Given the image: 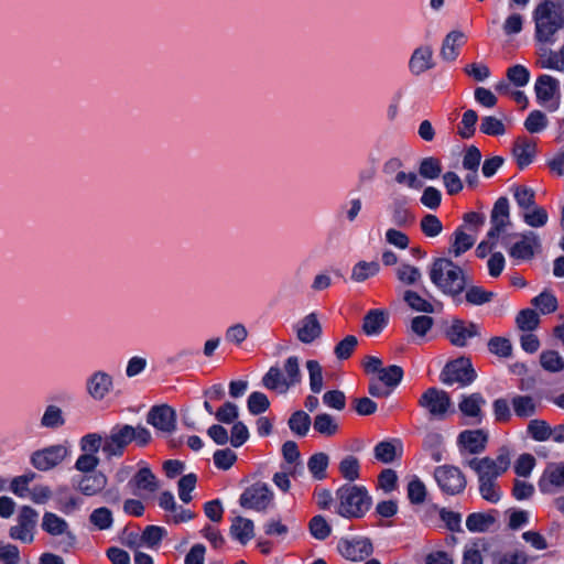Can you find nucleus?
Here are the masks:
<instances>
[{"mask_svg":"<svg viewBox=\"0 0 564 564\" xmlns=\"http://www.w3.org/2000/svg\"><path fill=\"white\" fill-rule=\"evenodd\" d=\"M511 452L509 447L501 446L496 457H474L467 462V466L477 475L479 494L490 503H497L502 497L498 478L510 467Z\"/></svg>","mask_w":564,"mask_h":564,"instance_id":"1","label":"nucleus"},{"mask_svg":"<svg viewBox=\"0 0 564 564\" xmlns=\"http://www.w3.org/2000/svg\"><path fill=\"white\" fill-rule=\"evenodd\" d=\"M534 41L540 58L551 54L556 43V33L564 29V0H542L532 12Z\"/></svg>","mask_w":564,"mask_h":564,"instance_id":"2","label":"nucleus"},{"mask_svg":"<svg viewBox=\"0 0 564 564\" xmlns=\"http://www.w3.org/2000/svg\"><path fill=\"white\" fill-rule=\"evenodd\" d=\"M429 273L432 283L446 295H459L466 288L463 269L448 258H435Z\"/></svg>","mask_w":564,"mask_h":564,"instance_id":"3","label":"nucleus"},{"mask_svg":"<svg viewBox=\"0 0 564 564\" xmlns=\"http://www.w3.org/2000/svg\"><path fill=\"white\" fill-rule=\"evenodd\" d=\"M150 432L141 425L135 427L128 424L116 425L104 440L102 451L108 457H118L123 454L126 447L132 441H135L140 446H144L150 442Z\"/></svg>","mask_w":564,"mask_h":564,"instance_id":"4","label":"nucleus"},{"mask_svg":"<svg viewBox=\"0 0 564 564\" xmlns=\"http://www.w3.org/2000/svg\"><path fill=\"white\" fill-rule=\"evenodd\" d=\"M337 513L348 519L362 518L370 509L371 497L362 486L346 484L336 490Z\"/></svg>","mask_w":564,"mask_h":564,"instance_id":"5","label":"nucleus"},{"mask_svg":"<svg viewBox=\"0 0 564 564\" xmlns=\"http://www.w3.org/2000/svg\"><path fill=\"white\" fill-rule=\"evenodd\" d=\"M364 373L369 379L368 388H397L404 377V370L399 365L384 366L383 360L377 356L367 355L361 360Z\"/></svg>","mask_w":564,"mask_h":564,"instance_id":"6","label":"nucleus"},{"mask_svg":"<svg viewBox=\"0 0 564 564\" xmlns=\"http://www.w3.org/2000/svg\"><path fill=\"white\" fill-rule=\"evenodd\" d=\"M263 388H294L302 383V372L297 356H290L285 359L283 367L278 364L271 366L262 377Z\"/></svg>","mask_w":564,"mask_h":564,"instance_id":"7","label":"nucleus"},{"mask_svg":"<svg viewBox=\"0 0 564 564\" xmlns=\"http://www.w3.org/2000/svg\"><path fill=\"white\" fill-rule=\"evenodd\" d=\"M477 372L470 358L462 356L445 364L440 380L446 386L459 384L462 388L474 383Z\"/></svg>","mask_w":564,"mask_h":564,"instance_id":"8","label":"nucleus"},{"mask_svg":"<svg viewBox=\"0 0 564 564\" xmlns=\"http://www.w3.org/2000/svg\"><path fill=\"white\" fill-rule=\"evenodd\" d=\"M419 404L435 420H444L454 412L452 398L445 390H424Z\"/></svg>","mask_w":564,"mask_h":564,"instance_id":"9","label":"nucleus"},{"mask_svg":"<svg viewBox=\"0 0 564 564\" xmlns=\"http://www.w3.org/2000/svg\"><path fill=\"white\" fill-rule=\"evenodd\" d=\"M39 513L29 506H23L18 513L17 524L9 530V536L23 543H32L37 524Z\"/></svg>","mask_w":564,"mask_h":564,"instance_id":"10","label":"nucleus"},{"mask_svg":"<svg viewBox=\"0 0 564 564\" xmlns=\"http://www.w3.org/2000/svg\"><path fill=\"white\" fill-rule=\"evenodd\" d=\"M434 478L442 491L447 495H458L465 490L467 485L465 475L453 465L436 467Z\"/></svg>","mask_w":564,"mask_h":564,"instance_id":"11","label":"nucleus"},{"mask_svg":"<svg viewBox=\"0 0 564 564\" xmlns=\"http://www.w3.org/2000/svg\"><path fill=\"white\" fill-rule=\"evenodd\" d=\"M273 500V492L264 482H254L241 494L239 503L247 509L264 511Z\"/></svg>","mask_w":564,"mask_h":564,"instance_id":"12","label":"nucleus"},{"mask_svg":"<svg viewBox=\"0 0 564 564\" xmlns=\"http://www.w3.org/2000/svg\"><path fill=\"white\" fill-rule=\"evenodd\" d=\"M446 339L455 347L467 346L468 339L480 336L479 326L474 322H466L462 318H453L449 326L444 330Z\"/></svg>","mask_w":564,"mask_h":564,"instance_id":"13","label":"nucleus"},{"mask_svg":"<svg viewBox=\"0 0 564 564\" xmlns=\"http://www.w3.org/2000/svg\"><path fill=\"white\" fill-rule=\"evenodd\" d=\"M534 91L536 96V100L541 105H546L549 101H552L556 96V100H554L551 105L547 106L550 111H555L560 107V82L547 74L540 75L534 85Z\"/></svg>","mask_w":564,"mask_h":564,"instance_id":"14","label":"nucleus"},{"mask_svg":"<svg viewBox=\"0 0 564 564\" xmlns=\"http://www.w3.org/2000/svg\"><path fill=\"white\" fill-rule=\"evenodd\" d=\"M491 227L487 232L488 240H498L499 236L505 232L506 227L510 224V206L506 196L499 197L490 214Z\"/></svg>","mask_w":564,"mask_h":564,"instance_id":"15","label":"nucleus"},{"mask_svg":"<svg viewBox=\"0 0 564 564\" xmlns=\"http://www.w3.org/2000/svg\"><path fill=\"white\" fill-rule=\"evenodd\" d=\"M68 455V448L64 445H53L36 451L31 456V464L34 468L46 471L59 465Z\"/></svg>","mask_w":564,"mask_h":564,"instance_id":"16","label":"nucleus"},{"mask_svg":"<svg viewBox=\"0 0 564 564\" xmlns=\"http://www.w3.org/2000/svg\"><path fill=\"white\" fill-rule=\"evenodd\" d=\"M519 236L521 240L510 247L509 256L514 260L529 261L534 257L535 249L541 247L540 238L534 231H525Z\"/></svg>","mask_w":564,"mask_h":564,"instance_id":"17","label":"nucleus"},{"mask_svg":"<svg viewBox=\"0 0 564 564\" xmlns=\"http://www.w3.org/2000/svg\"><path fill=\"white\" fill-rule=\"evenodd\" d=\"M564 487V464H549L544 469L540 480L539 489L543 494H553L555 489Z\"/></svg>","mask_w":564,"mask_h":564,"instance_id":"18","label":"nucleus"},{"mask_svg":"<svg viewBox=\"0 0 564 564\" xmlns=\"http://www.w3.org/2000/svg\"><path fill=\"white\" fill-rule=\"evenodd\" d=\"M338 549L343 556L356 562L365 560L373 551L372 543L367 538L340 541Z\"/></svg>","mask_w":564,"mask_h":564,"instance_id":"19","label":"nucleus"},{"mask_svg":"<svg viewBox=\"0 0 564 564\" xmlns=\"http://www.w3.org/2000/svg\"><path fill=\"white\" fill-rule=\"evenodd\" d=\"M322 333L323 328L315 312L304 316L296 325V337L303 344H312Z\"/></svg>","mask_w":564,"mask_h":564,"instance_id":"20","label":"nucleus"},{"mask_svg":"<svg viewBox=\"0 0 564 564\" xmlns=\"http://www.w3.org/2000/svg\"><path fill=\"white\" fill-rule=\"evenodd\" d=\"M486 404L484 397L474 392L464 394L458 403V409L464 416L469 417L474 423H480L484 416L482 408Z\"/></svg>","mask_w":564,"mask_h":564,"instance_id":"21","label":"nucleus"},{"mask_svg":"<svg viewBox=\"0 0 564 564\" xmlns=\"http://www.w3.org/2000/svg\"><path fill=\"white\" fill-rule=\"evenodd\" d=\"M467 42L466 35L459 30L446 34L442 42L440 56L446 62H454L459 55V48Z\"/></svg>","mask_w":564,"mask_h":564,"instance_id":"22","label":"nucleus"},{"mask_svg":"<svg viewBox=\"0 0 564 564\" xmlns=\"http://www.w3.org/2000/svg\"><path fill=\"white\" fill-rule=\"evenodd\" d=\"M434 66L431 46H420L413 51L409 61V69L413 75L419 76Z\"/></svg>","mask_w":564,"mask_h":564,"instance_id":"23","label":"nucleus"},{"mask_svg":"<svg viewBox=\"0 0 564 564\" xmlns=\"http://www.w3.org/2000/svg\"><path fill=\"white\" fill-rule=\"evenodd\" d=\"M148 422L162 432H172L175 427V413L167 405L155 406L150 411Z\"/></svg>","mask_w":564,"mask_h":564,"instance_id":"24","label":"nucleus"},{"mask_svg":"<svg viewBox=\"0 0 564 564\" xmlns=\"http://www.w3.org/2000/svg\"><path fill=\"white\" fill-rule=\"evenodd\" d=\"M107 486V477L100 471L83 475L77 481V489L85 496L100 494Z\"/></svg>","mask_w":564,"mask_h":564,"instance_id":"25","label":"nucleus"},{"mask_svg":"<svg viewBox=\"0 0 564 564\" xmlns=\"http://www.w3.org/2000/svg\"><path fill=\"white\" fill-rule=\"evenodd\" d=\"M458 441L470 454H479L486 448L487 435L481 430L464 431L459 434Z\"/></svg>","mask_w":564,"mask_h":564,"instance_id":"26","label":"nucleus"},{"mask_svg":"<svg viewBox=\"0 0 564 564\" xmlns=\"http://www.w3.org/2000/svg\"><path fill=\"white\" fill-rule=\"evenodd\" d=\"M389 317L383 310H370L364 317L362 330L367 335H377L388 325Z\"/></svg>","mask_w":564,"mask_h":564,"instance_id":"27","label":"nucleus"},{"mask_svg":"<svg viewBox=\"0 0 564 564\" xmlns=\"http://www.w3.org/2000/svg\"><path fill=\"white\" fill-rule=\"evenodd\" d=\"M41 527L44 532L53 536L70 535L67 521L54 512L46 511L43 514Z\"/></svg>","mask_w":564,"mask_h":564,"instance_id":"28","label":"nucleus"},{"mask_svg":"<svg viewBox=\"0 0 564 564\" xmlns=\"http://www.w3.org/2000/svg\"><path fill=\"white\" fill-rule=\"evenodd\" d=\"M129 486L147 492H154L159 489L156 477L148 467L141 468L129 481Z\"/></svg>","mask_w":564,"mask_h":564,"instance_id":"29","label":"nucleus"},{"mask_svg":"<svg viewBox=\"0 0 564 564\" xmlns=\"http://www.w3.org/2000/svg\"><path fill=\"white\" fill-rule=\"evenodd\" d=\"M497 511L470 513L466 519V527L470 532H486L496 522Z\"/></svg>","mask_w":564,"mask_h":564,"instance_id":"30","label":"nucleus"},{"mask_svg":"<svg viewBox=\"0 0 564 564\" xmlns=\"http://www.w3.org/2000/svg\"><path fill=\"white\" fill-rule=\"evenodd\" d=\"M253 522L242 517L235 518L230 527L232 538L238 540L241 544H246L253 538Z\"/></svg>","mask_w":564,"mask_h":564,"instance_id":"31","label":"nucleus"},{"mask_svg":"<svg viewBox=\"0 0 564 564\" xmlns=\"http://www.w3.org/2000/svg\"><path fill=\"white\" fill-rule=\"evenodd\" d=\"M311 424V416L302 410L293 412L288 420L289 429L294 435L299 437H304L307 435Z\"/></svg>","mask_w":564,"mask_h":564,"instance_id":"32","label":"nucleus"},{"mask_svg":"<svg viewBox=\"0 0 564 564\" xmlns=\"http://www.w3.org/2000/svg\"><path fill=\"white\" fill-rule=\"evenodd\" d=\"M510 191L513 194V198L520 209L529 210L535 203V192L532 187L527 185H518L513 184L510 187Z\"/></svg>","mask_w":564,"mask_h":564,"instance_id":"33","label":"nucleus"},{"mask_svg":"<svg viewBox=\"0 0 564 564\" xmlns=\"http://www.w3.org/2000/svg\"><path fill=\"white\" fill-rule=\"evenodd\" d=\"M514 414L521 419H528L536 413L538 403L530 395H516L511 400Z\"/></svg>","mask_w":564,"mask_h":564,"instance_id":"34","label":"nucleus"},{"mask_svg":"<svg viewBox=\"0 0 564 564\" xmlns=\"http://www.w3.org/2000/svg\"><path fill=\"white\" fill-rule=\"evenodd\" d=\"M380 272V264L378 261H358L351 270L350 279L355 282H365L369 278L377 275Z\"/></svg>","mask_w":564,"mask_h":564,"instance_id":"35","label":"nucleus"},{"mask_svg":"<svg viewBox=\"0 0 564 564\" xmlns=\"http://www.w3.org/2000/svg\"><path fill=\"white\" fill-rule=\"evenodd\" d=\"M313 427L318 434L326 437L335 435L339 430L337 421L328 413L317 414L314 417Z\"/></svg>","mask_w":564,"mask_h":564,"instance_id":"36","label":"nucleus"},{"mask_svg":"<svg viewBox=\"0 0 564 564\" xmlns=\"http://www.w3.org/2000/svg\"><path fill=\"white\" fill-rule=\"evenodd\" d=\"M453 237L454 241L449 248V253H453L455 257H459L460 254L465 253L475 243L474 238L464 231L463 226H458L455 229Z\"/></svg>","mask_w":564,"mask_h":564,"instance_id":"37","label":"nucleus"},{"mask_svg":"<svg viewBox=\"0 0 564 564\" xmlns=\"http://www.w3.org/2000/svg\"><path fill=\"white\" fill-rule=\"evenodd\" d=\"M540 365L547 372L564 371V359L556 350H543L540 354Z\"/></svg>","mask_w":564,"mask_h":564,"instance_id":"38","label":"nucleus"},{"mask_svg":"<svg viewBox=\"0 0 564 564\" xmlns=\"http://www.w3.org/2000/svg\"><path fill=\"white\" fill-rule=\"evenodd\" d=\"M282 455L285 462L290 465V475H295L299 471L301 473L303 467L300 462V451L297 444L294 441H286L282 445Z\"/></svg>","mask_w":564,"mask_h":564,"instance_id":"39","label":"nucleus"},{"mask_svg":"<svg viewBox=\"0 0 564 564\" xmlns=\"http://www.w3.org/2000/svg\"><path fill=\"white\" fill-rule=\"evenodd\" d=\"M522 219L528 226L540 228L547 224L549 214L544 207L535 204L531 209L522 213Z\"/></svg>","mask_w":564,"mask_h":564,"instance_id":"40","label":"nucleus"},{"mask_svg":"<svg viewBox=\"0 0 564 564\" xmlns=\"http://www.w3.org/2000/svg\"><path fill=\"white\" fill-rule=\"evenodd\" d=\"M395 275L404 285H416L422 280L420 269L409 263H401L395 270Z\"/></svg>","mask_w":564,"mask_h":564,"instance_id":"41","label":"nucleus"},{"mask_svg":"<svg viewBox=\"0 0 564 564\" xmlns=\"http://www.w3.org/2000/svg\"><path fill=\"white\" fill-rule=\"evenodd\" d=\"M535 145L527 141L516 143L513 148V155L516 156L517 164L520 170L530 165L534 159Z\"/></svg>","mask_w":564,"mask_h":564,"instance_id":"42","label":"nucleus"},{"mask_svg":"<svg viewBox=\"0 0 564 564\" xmlns=\"http://www.w3.org/2000/svg\"><path fill=\"white\" fill-rule=\"evenodd\" d=\"M496 293L485 290L482 286L471 285L466 290L465 300L468 304L480 306L494 300Z\"/></svg>","mask_w":564,"mask_h":564,"instance_id":"43","label":"nucleus"},{"mask_svg":"<svg viewBox=\"0 0 564 564\" xmlns=\"http://www.w3.org/2000/svg\"><path fill=\"white\" fill-rule=\"evenodd\" d=\"M531 303L543 315L554 313L558 306L556 296L549 291H543L539 295L534 296Z\"/></svg>","mask_w":564,"mask_h":564,"instance_id":"44","label":"nucleus"},{"mask_svg":"<svg viewBox=\"0 0 564 564\" xmlns=\"http://www.w3.org/2000/svg\"><path fill=\"white\" fill-rule=\"evenodd\" d=\"M478 115L475 110L468 109L462 116V121L457 129V134L462 139H470L475 135Z\"/></svg>","mask_w":564,"mask_h":564,"instance_id":"45","label":"nucleus"},{"mask_svg":"<svg viewBox=\"0 0 564 564\" xmlns=\"http://www.w3.org/2000/svg\"><path fill=\"white\" fill-rule=\"evenodd\" d=\"M56 501L58 509L65 514H69L79 509L83 503V500L74 495H70L67 488L58 489Z\"/></svg>","mask_w":564,"mask_h":564,"instance_id":"46","label":"nucleus"},{"mask_svg":"<svg viewBox=\"0 0 564 564\" xmlns=\"http://www.w3.org/2000/svg\"><path fill=\"white\" fill-rule=\"evenodd\" d=\"M403 301L413 311L431 314L434 312V306L431 302L422 297L417 292L406 290L403 294Z\"/></svg>","mask_w":564,"mask_h":564,"instance_id":"47","label":"nucleus"},{"mask_svg":"<svg viewBox=\"0 0 564 564\" xmlns=\"http://www.w3.org/2000/svg\"><path fill=\"white\" fill-rule=\"evenodd\" d=\"M338 469L340 475L349 481H355L360 477L359 459L354 455L345 456L340 460Z\"/></svg>","mask_w":564,"mask_h":564,"instance_id":"48","label":"nucleus"},{"mask_svg":"<svg viewBox=\"0 0 564 564\" xmlns=\"http://www.w3.org/2000/svg\"><path fill=\"white\" fill-rule=\"evenodd\" d=\"M485 546L486 543L482 539L465 545L462 564H482L481 551L485 550Z\"/></svg>","mask_w":564,"mask_h":564,"instance_id":"49","label":"nucleus"},{"mask_svg":"<svg viewBox=\"0 0 564 564\" xmlns=\"http://www.w3.org/2000/svg\"><path fill=\"white\" fill-rule=\"evenodd\" d=\"M419 174L427 180H435L442 174L441 160L435 156H427L421 160Z\"/></svg>","mask_w":564,"mask_h":564,"instance_id":"50","label":"nucleus"},{"mask_svg":"<svg viewBox=\"0 0 564 564\" xmlns=\"http://www.w3.org/2000/svg\"><path fill=\"white\" fill-rule=\"evenodd\" d=\"M516 323L520 330L532 332L539 326L540 318L534 310L523 308L518 313Z\"/></svg>","mask_w":564,"mask_h":564,"instance_id":"51","label":"nucleus"},{"mask_svg":"<svg viewBox=\"0 0 564 564\" xmlns=\"http://www.w3.org/2000/svg\"><path fill=\"white\" fill-rule=\"evenodd\" d=\"M420 229L427 238H435L443 231V224L434 214H425L420 220Z\"/></svg>","mask_w":564,"mask_h":564,"instance_id":"52","label":"nucleus"},{"mask_svg":"<svg viewBox=\"0 0 564 564\" xmlns=\"http://www.w3.org/2000/svg\"><path fill=\"white\" fill-rule=\"evenodd\" d=\"M89 521L98 530H108L113 523L112 512L106 507L97 508L90 513Z\"/></svg>","mask_w":564,"mask_h":564,"instance_id":"53","label":"nucleus"},{"mask_svg":"<svg viewBox=\"0 0 564 564\" xmlns=\"http://www.w3.org/2000/svg\"><path fill=\"white\" fill-rule=\"evenodd\" d=\"M328 462V455L325 453H316L308 458L307 468L316 479L321 480L326 476Z\"/></svg>","mask_w":564,"mask_h":564,"instance_id":"54","label":"nucleus"},{"mask_svg":"<svg viewBox=\"0 0 564 564\" xmlns=\"http://www.w3.org/2000/svg\"><path fill=\"white\" fill-rule=\"evenodd\" d=\"M392 223L398 227H409L414 221V216L402 202H395L392 206Z\"/></svg>","mask_w":564,"mask_h":564,"instance_id":"55","label":"nucleus"},{"mask_svg":"<svg viewBox=\"0 0 564 564\" xmlns=\"http://www.w3.org/2000/svg\"><path fill=\"white\" fill-rule=\"evenodd\" d=\"M358 345V338L355 335H347L334 348V355L338 360H347L351 357Z\"/></svg>","mask_w":564,"mask_h":564,"instance_id":"56","label":"nucleus"},{"mask_svg":"<svg viewBox=\"0 0 564 564\" xmlns=\"http://www.w3.org/2000/svg\"><path fill=\"white\" fill-rule=\"evenodd\" d=\"M479 130L481 133L491 137H498L506 133L503 122L495 116L482 117Z\"/></svg>","mask_w":564,"mask_h":564,"instance_id":"57","label":"nucleus"},{"mask_svg":"<svg viewBox=\"0 0 564 564\" xmlns=\"http://www.w3.org/2000/svg\"><path fill=\"white\" fill-rule=\"evenodd\" d=\"M529 435L538 442H544L552 435V429L544 420H531L528 424Z\"/></svg>","mask_w":564,"mask_h":564,"instance_id":"58","label":"nucleus"},{"mask_svg":"<svg viewBox=\"0 0 564 564\" xmlns=\"http://www.w3.org/2000/svg\"><path fill=\"white\" fill-rule=\"evenodd\" d=\"M305 367L308 372L310 388H323L325 372L319 361L308 359Z\"/></svg>","mask_w":564,"mask_h":564,"instance_id":"59","label":"nucleus"},{"mask_svg":"<svg viewBox=\"0 0 564 564\" xmlns=\"http://www.w3.org/2000/svg\"><path fill=\"white\" fill-rule=\"evenodd\" d=\"M524 128L530 133H538L546 128L547 118L541 110H532L524 120Z\"/></svg>","mask_w":564,"mask_h":564,"instance_id":"60","label":"nucleus"},{"mask_svg":"<svg viewBox=\"0 0 564 564\" xmlns=\"http://www.w3.org/2000/svg\"><path fill=\"white\" fill-rule=\"evenodd\" d=\"M528 556L523 551L498 552L492 554V564H527Z\"/></svg>","mask_w":564,"mask_h":564,"instance_id":"61","label":"nucleus"},{"mask_svg":"<svg viewBox=\"0 0 564 564\" xmlns=\"http://www.w3.org/2000/svg\"><path fill=\"white\" fill-rule=\"evenodd\" d=\"M488 350L499 357H509L512 354V345L508 338L505 337H491L487 344Z\"/></svg>","mask_w":564,"mask_h":564,"instance_id":"62","label":"nucleus"},{"mask_svg":"<svg viewBox=\"0 0 564 564\" xmlns=\"http://www.w3.org/2000/svg\"><path fill=\"white\" fill-rule=\"evenodd\" d=\"M375 457L381 463H392L397 457V447L392 442H380L375 446Z\"/></svg>","mask_w":564,"mask_h":564,"instance_id":"63","label":"nucleus"},{"mask_svg":"<svg viewBox=\"0 0 564 564\" xmlns=\"http://www.w3.org/2000/svg\"><path fill=\"white\" fill-rule=\"evenodd\" d=\"M507 77L516 87H523L530 80V72L525 66L517 64L507 69Z\"/></svg>","mask_w":564,"mask_h":564,"instance_id":"64","label":"nucleus"}]
</instances>
